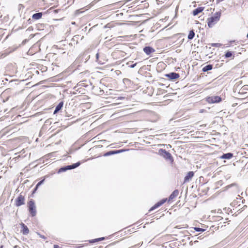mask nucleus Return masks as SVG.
I'll return each mask as SVG.
<instances>
[{
	"mask_svg": "<svg viewBox=\"0 0 248 248\" xmlns=\"http://www.w3.org/2000/svg\"><path fill=\"white\" fill-rule=\"evenodd\" d=\"M80 165V162H78L76 163L73 164L72 165H69L66 166L62 167L59 169V170L58 171V173L64 172L67 170H70L75 169V168L78 167Z\"/></svg>",
	"mask_w": 248,
	"mask_h": 248,
	"instance_id": "2",
	"label": "nucleus"
},
{
	"mask_svg": "<svg viewBox=\"0 0 248 248\" xmlns=\"http://www.w3.org/2000/svg\"><path fill=\"white\" fill-rule=\"evenodd\" d=\"M167 199H163L161 200L160 201L157 202L156 203H155L152 207L150 208L149 210V211H151L152 210H154V209L159 207L161 205H162L163 204H164L167 201Z\"/></svg>",
	"mask_w": 248,
	"mask_h": 248,
	"instance_id": "7",
	"label": "nucleus"
},
{
	"mask_svg": "<svg viewBox=\"0 0 248 248\" xmlns=\"http://www.w3.org/2000/svg\"><path fill=\"white\" fill-rule=\"evenodd\" d=\"M213 68V65L212 64H208L202 68V71L203 72H207L209 70H211Z\"/></svg>",
	"mask_w": 248,
	"mask_h": 248,
	"instance_id": "17",
	"label": "nucleus"
},
{
	"mask_svg": "<svg viewBox=\"0 0 248 248\" xmlns=\"http://www.w3.org/2000/svg\"><path fill=\"white\" fill-rule=\"evenodd\" d=\"M114 154H115L114 151H109V152L106 153L104 155L105 156H109V155H114Z\"/></svg>",
	"mask_w": 248,
	"mask_h": 248,
	"instance_id": "22",
	"label": "nucleus"
},
{
	"mask_svg": "<svg viewBox=\"0 0 248 248\" xmlns=\"http://www.w3.org/2000/svg\"><path fill=\"white\" fill-rule=\"evenodd\" d=\"M179 190L177 189H175L173 191V192L170 194L169 198V201H172L175 198H176L179 194Z\"/></svg>",
	"mask_w": 248,
	"mask_h": 248,
	"instance_id": "11",
	"label": "nucleus"
},
{
	"mask_svg": "<svg viewBox=\"0 0 248 248\" xmlns=\"http://www.w3.org/2000/svg\"><path fill=\"white\" fill-rule=\"evenodd\" d=\"M44 181V179L40 181L38 183V184L36 185V186L34 189L33 192H35L37 190L38 187H39V186H40L41 185H42Z\"/></svg>",
	"mask_w": 248,
	"mask_h": 248,
	"instance_id": "21",
	"label": "nucleus"
},
{
	"mask_svg": "<svg viewBox=\"0 0 248 248\" xmlns=\"http://www.w3.org/2000/svg\"><path fill=\"white\" fill-rule=\"evenodd\" d=\"M232 52L231 51H227L225 54V58H230V57H231L232 56Z\"/></svg>",
	"mask_w": 248,
	"mask_h": 248,
	"instance_id": "23",
	"label": "nucleus"
},
{
	"mask_svg": "<svg viewBox=\"0 0 248 248\" xmlns=\"http://www.w3.org/2000/svg\"><path fill=\"white\" fill-rule=\"evenodd\" d=\"M158 154L166 159L171 160L172 159L171 154L164 149H161L158 151Z\"/></svg>",
	"mask_w": 248,
	"mask_h": 248,
	"instance_id": "4",
	"label": "nucleus"
},
{
	"mask_svg": "<svg viewBox=\"0 0 248 248\" xmlns=\"http://www.w3.org/2000/svg\"><path fill=\"white\" fill-rule=\"evenodd\" d=\"M143 51L147 55H150L154 52L155 50L153 47L148 46L144 47Z\"/></svg>",
	"mask_w": 248,
	"mask_h": 248,
	"instance_id": "10",
	"label": "nucleus"
},
{
	"mask_svg": "<svg viewBox=\"0 0 248 248\" xmlns=\"http://www.w3.org/2000/svg\"><path fill=\"white\" fill-rule=\"evenodd\" d=\"M41 237L45 239V237L44 236H40Z\"/></svg>",
	"mask_w": 248,
	"mask_h": 248,
	"instance_id": "32",
	"label": "nucleus"
},
{
	"mask_svg": "<svg viewBox=\"0 0 248 248\" xmlns=\"http://www.w3.org/2000/svg\"><path fill=\"white\" fill-rule=\"evenodd\" d=\"M0 248H3V246H1Z\"/></svg>",
	"mask_w": 248,
	"mask_h": 248,
	"instance_id": "33",
	"label": "nucleus"
},
{
	"mask_svg": "<svg viewBox=\"0 0 248 248\" xmlns=\"http://www.w3.org/2000/svg\"><path fill=\"white\" fill-rule=\"evenodd\" d=\"M104 239H105L104 237H100V238H97V239H93L92 240H90V243H94V242H98L99 241H102V240H103Z\"/></svg>",
	"mask_w": 248,
	"mask_h": 248,
	"instance_id": "19",
	"label": "nucleus"
},
{
	"mask_svg": "<svg viewBox=\"0 0 248 248\" xmlns=\"http://www.w3.org/2000/svg\"><path fill=\"white\" fill-rule=\"evenodd\" d=\"M20 157V155H18L17 156L14 157L13 160H14L15 161Z\"/></svg>",
	"mask_w": 248,
	"mask_h": 248,
	"instance_id": "28",
	"label": "nucleus"
},
{
	"mask_svg": "<svg viewBox=\"0 0 248 248\" xmlns=\"http://www.w3.org/2000/svg\"><path fill=\"white\" fill-rule=\"evenodd\" d=\"M232 186H235L236 187V188H237V184L236 183H232L231 185H228L226 187H225V189L227 190L230 188H231V187H232Z\"/></svg>",
	"mask_w": 248,
	"mask_h": 248,
	"instance_id": "20",
	"label": "nucleus"
},
{
	"mask_svg": "<svg viewBox=\"0 0 248 248\" xmlns=\"http://www.w3.org/2000/svg\"><path fill=\"white\" fill-rule=\"evenodd\" d=\"M25 198L24 196H23L21 193L19 195V196L16 199V205L17 206H20L22 205L25 204Z\"/></svg>",
	"mask_w": 248,
	"mask_h": 248,
	"instance_id": "6",
	"label": "nucleus"
},
{
	"mask_svg": "<svg viewBox=\"0 0 248 248\" xmlns=\"http://www.w3.org/2000/svg\"><path fill=\"white\" fill-rule=\"evenodd\" d=\"M63 103L61 101L59 103V104L56 106L55 109L54 111V114H56L58 111H59L63 107Z\"/></svg>",
	"mask_w": 248,
	"mask_h": 248,
	"instance_id": "14",
	"label": "nucleus"
},
{
	"mask_svg": "<svg viewBox=\"0 0 248 248\" xmlns=\"http://www.w3.org/2000/svg\"><path fill=\"white\" fill-rule=\"evenodd\" d=\"M136 64H137V63H134V64H132V65H130V67H131V68H134V67H135V66L136 65Z\"/></svg>",
	"mask_w": 248,
	"mask_h": 248,
	"instance_id": "29",
	"label": "nucleus"
},
{
	"mask_svg": "<svg viewBox=\"0 0 248 248\" xmlns=\"http://www.w3.org/2000/svg\"><path fill=\"white\" fill-rule=\"evenodd\" d=\"M22 228H23L22 233L23 234H27L28 233H29V230L28 227H27V226H26L23 223H22Z\"/></svg>",
	"mask_w": 248,
	"mask_h": 248,
	"instance_id": "16",
	"label": "nucleus"
},
{
	"mask_svg": "<svg viewBox=\"0 0 248 248\" xmlns=\"http://www.w3.org/2000/svg\"><path fill=\"white\" fill-rule=\"evenodd\" d=\"M194 176V172L193 171H189L185 177L184 183H186L189 181Z\"/></svg>",
	"mask_w": 248,
	"mask_h": 248,
	"instance_id": "9",
	"label": "nucleus"
},
{
	"mask_svg": "<svg viewBox=\"0 0 248 248\" xmlns=\"http://www.w3.org/2000/svg\"><path fill=\"white\" fill-rule=\"evenodd\" d=\"M203 9L204 8L202 7H198L197 8L194 9L193 11V16H195L198 15L199 13H201L203 10Z\"/></svg>",
	"mask_w": 248,
	"mask_h": 248,
	"instance_id": "13",
	"label": "nucleus"
},
{
	"mask_svg": "<svg viewBox=\"0 0 248 248\" xmlns=\"http://www.w3.org/2000/svg\"><path fill=\"white\" fill-rule=\"evenodd\" d=\"M206 101L209 103H218L221 101V98L218 96H212L207 97Z\"/></svg>",
	"mask_w": 248,
	"mask_h": 248,
	"instance_id": "5",
	"label": "nucleus"
},
{
	"mask_svg": "<svg viewBox=\"0 0 248 248\" xmlns=\"http://www.w3.org/2000/svg\"><path fill=\"white\" fill-rule=\"evenodd\" d=\"M195 36V32L193 30H191L189 31L188 35V39L189 40H192Z\"/></svg>",
	"mask_w": 248,
	"mask_h": 248,
	"instance_id": "18",
	"label": "nucleus"
},
{
	"mask_svg": "<svg viewBox=\"0 0 248 248\" xmlns=\"http://www.w3.org/2000/svg\"><path fill=\"white\" fill-rule=\"evenodd\" d=\"M42 16V13H37L34 14L32 16V18L34 19L37 20L41 18Z\"/></svg>",
	"mask_w": 248,
	"mask_h": 248,
	"instance_id": "15",
	"label": "nucleus"
},
{
	"mask_svg": "<svg viewBox=\"0 0 248 248\" xmlns=\"http://www.w3.org/2000/svg\"><path fill=\"white\" fill-rule=\"evenodd\" d=\"M233 156V154L231 153H228L226 154H224L220 157L222 159H230L232 158Z\"/></svg>",
	"mask_w": 248,
	"mask_h": 248,
	"instance_id": "12",
	"label": "nucleus"
},
{
	"mask_svg": "<svg viewBox=\"0 0 248 248\" xmlns=\"http://www.w3.org/2000/svg\"><path fill=\"white\" fill-rule=\"evenodd\" d=\"M29 211L32 217L36 214V206L33 200L31 199L28 203Z\"/></svg>",
	"mask_w": 248,
	"mask_h": 248,
	"instance_id": "3",
	"label": "nucleus"
},
{
	"mask_svg": "<svg viewBox=\"0 0 248 248\" xmlns=\"http://www.w3.org/2000/svg\"><path fill=\"white\" fill-rule=\"evenodd\" d=\"M247 37L248 38V33L247 34Z\"/></svg>",
	"mask_w": 248,
	"mask_h": 248,
	"instance_id": "34",
	"label": "nucleus"
},
{
	"mask_svg": "<svg viewBox=\"0 0 248 248\" xmlns=\"http://www.w3.org/2000/svg\"><path fill=\"white\" fill-rule=\"evenodd\" d=\"M165 76L166 77L168 78H170V79H171V80L176 79L180 77V75L178 73H174V72H172V73H170L169 74H167Z\"/></svg>",
	"mask_w": 248,
	"mask_h": 248,
	"instance_id": "8",
	"label": "nucleus"
},
{
	"mask_svg": "<svg viewBox=\"0 0 248 248\" xmlns=\"http://www.w3.org/2000/svg\"><path fill=\"white\" fill-rule=\"evenodd\" d=\"M221 46L220 44L219 43H214L212 44V46H216V47H219Z\"/></svg>",
	"mask_w": 248,
	"mask_h": 248,
	"instance_id": "25",
	"label": "nucleus"
},
{
	"mask_svg": "<svg viewBox=\"0 0 248 248\" xmlns=\"http://www.w3.org/2000/svg\"><path fill=\"white\" fill-rule=\"evenodd\" d=\"M194 230L197 232H203L204 231V229L198 227H195Z\"/></svg>",
	"mask_w": 248,
	"mask_h": 248,
	"instance_id": "24",
	"label": "nucleus"
},
{
	"mask_svg": "<svg viewBox=\"0 0 248 248\" xmlns=\"http://www.w3.org/2000/svg\"><path fill=\"white\" fill-rule=\"evenodd\" d=\"M99 55L98 53H97L96 54V62H98V63H101V62L99 60Z\"/></svg>",
	"mask_w": 248,
	"mask_h": 248,
	"instance_id": "27",
	"label": "nucleus"
},
{
	"mask_svg": "<svg viewBox=\"0 0 248 248\" xmlns=\"http://www.w3.org/2000/svg\"><path fill=\"white\" fill-rule=\"evenodd\" d=\"M221 16V13L219 12H216L213 16L208 18V26L209 28H212L220 19Z\"/></svg>",
	"mask_w": 248,
	"mask_h": 248,
	"instance_id": "1",
	"label": "nucleus"
},
{
	"mask_svg": "<svg viewBox=\"0 0 248 248\" xmlns=\"http://www.w3.org/2000/svg\"><path fill=\"white\" fill-rule=\"evenodd\" d=\"M124 151V150H115V151H114V153H115V154H119L120 153H122Z\"/></svg>",
	"mask_w": 248,
	"mask_h": 248,
	"instance_id": "26",
	"label": "nucleus"
},
{
	"mask_svg": "<svg viewBox=\"0 0 248 248\" xmlns=\"http://www.w3.org/2000/svg\"><path fill=\"white\" fill-rule=\"evenodd\" d=\"M223 0H217V2L218 3L220 1H223Z\"/></svg>",
	"mask_w": 248,
	"mask_h": 248,
	"instance_id": "31",
	"label": "nucleus"
},
{
	"mask_svg": "<svg viewBox=\"0 0 248 248\" xmlns=\"http://www.w3.org/2000/svg\"><path fill=\"white\" fill-rule=\"evenodd\" d=\"M100 94H102L104 93V91L102 90H100Z\"/></svg>",
	"mask_w": 248,
	"mask_h": 248,
	"instance_id": "30",
	"label": "nucleus"
}]
</instances>
